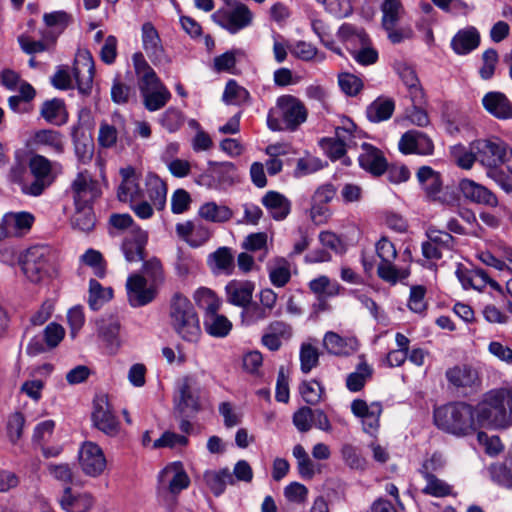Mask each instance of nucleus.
<instances>
[{
    "instance_id": "5701e85b",
    "label": "nucleus",
    "mask_w": 512,
    "mask_h": 512,
    "mask_svg": "<svg viewBox=\"0 0 512 512\" xmlns=\"http://www.w3.org/2000/svg\"><path fill=\"white\" fill-rule=\"evenodd\" d=\"M398 145L400 151L404 154L430 155L434 149L432 140L426 134L417 130L404 133Z\"/></svg>"
},
{
    "instance_id": "c85d7f7f",
    "label": "nucleus",
    "mask_w": 512,
    "mask_h": 512,
    "mask_svg": "<svg viewBox=\"0 0 512 512\" xmlns=\"http://www.w3.org/2000/svg\"><path fill=\"white\" fill-rule=\"evenodd\" d=\"M120 323L114 317L103 318L97 322L98 338L104 343L110 353H115L120 345Z\"/></svg>"
},
{
    "instance_id": "e433bc0d",
    "label": "nucleus",
    "mask_w": 512,
    "mask_h": 512,
    "mask_svg": "<svg viewBox=\"0 0 512 512\" xmlns=\"http://www.w3.org/2000/svg\"><path fill=\"white\" fill-rule=\"evenodd\" d=\"M203 480L216 497H219L224 493L228 484L233 485L235 483L229 468L207 470L203 474Z\"/></svg>"
},
{
    "instance_id": "72a5a7b5",
    "label": "nucleus",
    "mask_w": 512,
    "mask_h": 512,
    "mask_svg": "<svg viewBox=\"0 0 512 512\" xmlns=\"http://www.w3.org/2000/svg\"><path fill=\"white\" fill-rule=\"evenodd\" d=\"M3 217L10 237L27 234L35 221L34 215L26 211L8 212Z\"/></svg>"
},
{
    "instance_id": "69168bd1",
    "label": "nucleus",
    "mask_w": 512,
    "mask_h": 512,
    "mask_svg": "<svg viewBox=\"0 0 512 512\" xmlns=\"http://www.w3.org/2000/svg\"><path fill=\"white\" fill-rule=\"evenodd\" d=\"M426 235L434 245L438 246L443 251H450L454 248L455 238L449 232L429 228Z\"/></svg>"
},
{
    "instance_id": "7ed1b4c3",
    "label": "nucleus",
    "mask_w": 512,
    "mask_h": 512,
    "mask_svg": "<svg viewBox=\"0 0 512 512\" xmlns=\"http://www.w3.org/2000/svg\"><path fill=\"white\" fill-rule=\"evenodd\" d=\"M477 421L482 426L507 428L512 423V390L495 389L485 395L476 407Z\"/></svg>"
},
{
    "instance_id": "4468645a",
    "label": "nucleus",
    "mask_w": 512,
    "mask_h": 512,
    "mask_svg": "<svg viewBox=\"0 0 512 512\" xmlns=\"http://www.w3.org/2000/svg\"><path fill=\"white\" fill-rule=\"evenodd\" d=\"M70 190L74 205H93L94 201L101 195L98 181L93 179L87 170L77 173L70 185Z\"/></svg>"
},
{
    "instance_id": "680f3d73",
    "label": "nucleus",
    "mask_w": 512,
    "mask_h": 512,
    "mask_svg": "<svg viewBox=\"0 0 512 512\" xmlns=\"http://www.w3.org/2000/svg\"><path fill=\"white\" fill-rule=\"evenodd\" d=\"M300 393L307 404L316 405L321 400L324 388L318 381L312 380L300 385Z\"/></svg>"
},
{
    "instance_id": "c03bdc74",
    "label": "nucleus",
    "mask_w": 512,
    "mask_h": 512,
    "mask_svg": "<svg viewBox=\"0 0 512 512\" xmlns=\"http://www.w3.org/2000/svg\"><path fill=\"white\" fill-rule=\"evenodd\" d=\"M417 179L429 197H436L441 191L442 181L440 174L429 166H422L418 169Z\"/></svg>"
},
{
    "instance_id": "ddd939ff",
    "label": "nucleus",
    "mask_w": 512,
    "mask_h": 512,
    "mask_svg": "<svg viewBox=\"0 0 512 512\" xmlns=\"http://www.w3.org/2000/svg\"><path fill=\"white\" fill-rule=\"evenodd\" d=\"M190 478L183 464L179 461L172 462L164 467L158 475V492H168L174 496L187 489Z\"/></svg>"
},
{
    "instance_id": "f03ea898",
    "label": "nucleus",
    "mask_w": 512,
    "mask_h": 512,
    "mask_svg": "<svg viewBox=\"0 0 512 512\" xmlns=\"http://www.w3.org/2000/svg\"><path fill=\"white\" fill-rule=\"evenodd\" d=\"M95 65L92 55L89 51H79L76 54L72 74L67 65H60L51 78L52 85L61 90H67L74 87L76 83L79 93L83 96L90 95L92 91Z\"/></svg>"
},
{
    "instance_id": "37998d69",
    "label": "nucleus",
    "mask_w": 512,
    "mask_h": 512,
    "mask_svg": "<svg viewBox=\"0 0 512 512\" xmlns=\"http://www.w3.org/2000/svg\"><path fill=\"white\" fill-rule=\"evenodd\" d=\"M308 286L317 295L319 300L335 297L340 294L342 289V286L337 281L331 280L325 275L312 279Z\"/></svg>"
},
{
    "instance_id": "b1692460",
    "label": "nucleus",
    "mask_w": 512,
    "mask_h": 512,
    "mask_svg": "<svg viewBox=\"0 0 512 512\" xmlns=\"http://www.w3.org/2000/svg\"><path fill=\"white\" fill-rule=\"evenodd\" d=\"M255 284L249 280H231L225 286L226 300L229 304L245 308L252 302Z\"/></svg>"
},
{
    "instance_id": "c9c22d12",
    "label": "nucleus",
    "mask_w": 512,
    "mask_h": 512,
    "mask_svg": "<svg viewBox=\"0 0 512 512\" xmlns=\"http://www.w3.org/2000/svg\"><path fill=\"white\" fill-rule=\"evenodd\" d=\"M31 144L36 147H47L56 154L64 152V138L63 135L56 130L42 129L36 131L32 138Z\"/></svg>"
},
{
    "instance_id": "864d4df0",
    "label": "nucleus",
    "mask_w": 512,
    "mask_h": 512,
    "mask_svg": "<svg viewBox=\"0 0 512 512\" xmlns=\"http://www.w3.org/2000/svg\"><path fill=\"white\" fill-rule=\"evenodd\" d=\"M340 454L346 466L353 470H364L366 468V459L360 454L358 447L344 443L341 446Z\"/></svg>"
},
{
    "instance_id": "3c124183",
    "label": "nucleus",
    "mask_w": 512,
    "mask_h": 512,
    "mask_svg": "<svg viewBox=\"0 0 512 512\" xmlns=\"http://www.w3.org/2000/svg\"><path fill=\"white\" fill-rule=\"evenodd\" d=\"M222 99L227 104L242 105L250 101V93L235 80L230 79L226 83Z\"/></svg>"
},
{
    "instance_id": "4be33fe9",
    "label": "nucleus",
    "mask_w": 512,
    "mask_h": 512,
    "mask_svg": "<svg viewBox=\"0 0 512 512\" xmlns=\"http://www.w3.org/2000/svg\"><path fill=\"white\" fill-rule=\"evenodd\" d=\"M148 241L147 232L139 227H133L125 236L122 252L128 262H138L144 259V250Z\"/></svg>"
},
{
    "instance_id": "f8f14e48",
    "label": "nucleus",
    "mask_w": 512,
    "mask_h": 512,
    "mask_svg": "<svg viewBox=\"0 0 512 512\" xmlns=\"http://www.w3.org/2000/svg\"><path fill=\"white\" fill-rule=\"evenodd\" d=\"M31 182L23 183V193L39 196L53 182L52 163L46 157L36 154L29 160Z\"/></svg>"
},
{
    "instance_id": "e2e57ef3",
    "label": "nucleus",
    "mask_w": 512,
    "mask_h": 512,
    "mask_svg": "<svg viewBox=\"0 0 512 512\" xmlns=\"http://www.w3.org/2000/svg\"><path fill=\"white\" fill-rule=\"evenodd\" d=\"M241 315H242L243 321L247 325H253L258 322L266 320L267 318H269L272 315V313L267 312V309L264 308L260 304H257V303L251 304L250 303L248 306H246L243 309Z\"/></svg>"
},
{
    "instance_id": "bf43d9fd",
    "label": "nucleus",
    "mask_w": 512,
    "mask_h": 512,
    "mask_svg": "<svg viewBox=\"0 0 512 512\" xmlns=\"http://www.w3.org/2000/svg\"><path fill=\"white\" fill-rule=\"evenodd\" d=\"M338 37L343 42L358 41L361 44H366L369 40L367 33L350 23L342 24L337 33Z\"/></svg>"
},
{
    "instance_id": "9b49d317",
    "label": "nucleus",
    "mask_w": 512,
    "mask_h": 512,
    "mask_svg": "<svg viewBox=\"0 0 512 512\" xmlns=\"http://www.w3.org/2000/svg\"><path fill=\"white\" fill-rule=\"evenodd\" d=\"M202 388L196 377L187 375L179 379L175 390V407L181 413L195 414L201 410Z\"/></svg>"
},
{
    "instance_id": "2eb2a0df",
    "label": "nucleus",
    "mask_w": 512,
    "mask_h": 512,
    "mask_svg": "<svg viewBox=\"0 0 512 512\" xmlns=\"http://www.w3.org/2000/svg\"><path fill=\"white\" fill-rule=\"evenodd\" d=\"M91 419L94 427L105 435L114 437L119 433L120 423L111 411L106 396H99L94 399Z\"/></svg>"
},
{
    "instance_id": "39448f33",
    "label": "nucleus",
    "mask_w": 512,
    "mask_h": 512,
    "mask_svg": "<svg viewBox=\"0 0 512 512\" xmlns=\"http://www.w3.org/2000/svg\"><path fill=\"white\" fill-rule=\"evenodd\" d=\"M173 330L184 341L195 343L201 336L199 317L192 302L181 293H175L169 307Z\"/></svg>"
},
{
    "instance_id": "4c0bfd02",
    "label": "nucleus",
    "mask_w": 512,
    "mask_h": 512,
    "mask_svg": "<svg viewBox=\"0 0 512 512\" xmlns=\"http://www.w3.org/2000/svg\"><path fill=\"white\" fill-rule=\"evenodd\" d=\"M395 110V101L388 97H378L366 108L367 119L372 123H380L391 118Z\"/></svg>"
},
{
    "instance_id": "423d86ee",
    "label": "nucleus",
    "mask_w": 512,
    "mask_h": 512,
    "mask_svg": "<svg viewBox=\"0 0 512 512\" xmlns=\"http://www.w3.org/2000/svg\"><path fill=\"white\" fill-rule=\"evenodd\" d=\"M434 422L448 433L467 435L475 430L474 409L464 402L450 403L434 410Z\"/></svg>"
},
{
    "instance_id": "4d7b16f0",
    "label": "nucleus",
    "mask_w": 512,
    "mask_h": 512,
    "mask_svg": "<svg viewBox=\"0 0 512 512\" xmlns=\"http://www.w3.org/2000/svg\"><path fill=\"white\" fill-rule=\"evenodd\" d=\"M423 478L426 480V485L422 489L423 494L433 497H446L452 494V486L435 475Z\"/></svg>"
},
{
    "instance_id": "6ab92c4d",
    "label": "nucleus",
    "mask_w": 512,
    "mask_h": 512,
    "mask_svg": "<svg viewBox=\"0 0 512 512\" xmlns=\"http://www.w3.org/2000/svg\"><path fill=\"white\" fill-rule=\"evenodd\" d=\"M175 230L177 236L192 248L201 247L212 235L210 229L200 221L177 223Z\"/></svg>"
},
{
    "instance_id": "393cba45",
    "label": "nucleus",
    "mask_w": 512,
    "mask_h": 512,
    "mask_svg": "<svg viewBox=\"0 0 512 512\" xmlns=\"http://www.w3.org/2000/svg\"><path fill=\"white\" fill-rule=\"evenodd\" d=\"M122 182L118 188V199L122 202H135L144 198L140 188L139 176L133 167H126L120 170Z\"/></svg>"
},
{
    "instance_id": "8fccbe9b",
    "label": "nucleus",
    "mask_w": 512,
    "mask_h": 512,
    "mask_svg": "<svg viewBox=\"0 0 512 512\" xmlns=\"http://www.w3.org/2000/svg\"><path fill=\"white\" fill-rule=\"evenodd\" d=\"M65 106L60 99L45 101L41 108L42 117L49 123L61 125L65 122Z\"/></svg>"
},
{
    "instance_id": "052dcab7",
    "label": "nucleus",
    "mask_w": 512,
    "mask_h": 512,
    "mask_svg": "<svg viewBox=\"0 0 512 512\" xmlns=\"http://www.w3.org/2000/svg\"><path fill=\"white\" fill-rule=\"evenodd\" d=\"M159 122L168 132L173 133L178 131L183 125L184 116L180 110L170 107L161 114Z\"/></svg>"
},
{
    "instance_id": "2f4dec72",
    "label": "nucleus",
    "mask_w": 512,
    "mask_h": 512,
    "mask_svg": "<svg viewBox=\"0 0 512 512\" xmlns=\"http://www.w3.org/2000/svg\"><path fill=\"white\" fill-rule=\"evenodd\" d=\"M261 203L267 209L270 216L276 221L286 219L291 211V201L277 191H268L262 197Z\"/></svg>"
},
{
    "instance_id": "473e14b6",
    "label": "nucleus",
    "mask_w": 512,
    "mask_h": 512,
    "mask_svg": "<svg viewBox=\"0 0 512 512\" xmlns=\"http://www.w3.org/2000/svg\"><path fill=\"white\" fill-rule=\"evenodd\" d=\"M207 264L214 274H233L235 257L232 249L226 246L219 247L209 254Z\"/></svg>"
},
{
    "instance_id": "774afa93",
    "label": "nucleus",
    "mask_w": 512,
    "mask_h": 512,
    "mask_svg": "<svg viewBox=\"0 0 512 512\" xmlns=\"http://www.w3.org/2000/svg\"><path fill=\"white\" fill-rule=\"evenodd\" d=\"M341 90L348 96H356L363 87L362 80L350 73H342L338 76Z\"/></svg>"
},
{
    "instance_id": "f257e3e1",
    "label": "nucleus",
    "mask_w": 512,
    "mask_h": 512,
    "mask_svg": "<svg viewBox=\"0 0 512 512\" xmlns=\"http://www.w3.org/2000/svg\"><path fill=\"white\" fill-rule=\"evenodd\" d=\"M132 63L144 107L150 112L162 109L170 101L171 92L157 76L142 52L132 55Z\"/></svg>"
},
{
    "instance_id": "de8ad7c7",
    "label": "nucleus",
    "mask_w": 512,
    "mask_h": 512,
    "mask_svg": "<svg viewBox=\"0 0 512 512\" xmlns=\"http://www.w3.org/2000/svg\"><path fill=\"white\" fill-rule=\"evenodd\" d=\"M112 297H113V290L111 288H104L95 279H91L89 281L88 304L92 310H94V311L99 310Z\"/></svg>"
},
{
    "instance_id": "7c9ffc66",
    "label": "nucleus",
    "mask_w": 512,
    "mask_h": 512,
    "mask_svg": "<svg viewBox=\"0 0 512 512\" xmlns=\"http://www.w3.org/2000/svg\"><path fill=\"white\" fill-rule=\"evenodd\" d=\"M396 71L403 84L407 87L412 103L423 104L425 94L415 70L405 63H399L396 66Z\"/></svg>"
},
{
    "instance_id": "0e129e2a",
    "label": "nucleus",
    "mask_w": 512,
    "mask_h": 512,
    "mask_svg": "<svg viewBox=\"0 0 512 512\" xmlns=\"http://www.w3.org/2000/svg\"><path fill=\"white\" fill-rule=\"evenodd\" d=\"M25 417L21 412L11 414L7 421V435L12 443H17L23 434Z\"/></svg>"
},
{
    "instance_id": "1a4fd4ad",
    "label": "nucleus",
    "mask_w": 512,
    "mask_h": 512,
    "mask_svg": "<svg viewBox=\"0 0 512 512\" xmlns=\"http://www.w3.org/2000/svg\"><path fill=\"white\" fill-rule=\"evenodd\" d=\"M196 296L205 308L204 327L206 332L218 338L226 337L232 329V323L229 319L218 314L220 301L214 292L208 288H200L196 292Z\"/></svg>"
},
{
    "instance_id": "58836bf2",
    "label": "nucleus",
    "mask_w": 512,
    "mask_h": 512,
    "mask_svg": "<svg viewBox=\"0 0 512 512\" xmlns=\"http://www.w3.org/2000/svg\"><path fill=\"white\" fill-rule=\"evenodd\" d=\"M146 193L152 204L159 210L163 209L166 203L167 187L159 176L149 173L145 179Z\"/></svg>"
},
{
    "instance_id": "0eeeda50",
    "label": "nucleus",
    "mask_w": 512,
    "mask_h": 512,
    "mask_svg": "<svg viewBox=\"0 0 512 512\" xmlns=\"http://www.w3.org/2000/svg\"><path fill=\"white\" fill-rule=\"evenodd\" d=\"M25 277L34 284L42 283L54 276V256L48 246L37 245L26 250L19 260Z\"/></svg>"
},
{
    "instance_id": "338daca9",
    "label": "nucleus",
    "mask_w": 512,
    "mask_h": 512,
    "mask_svg": "<svg viewBox=\"0 0 512 512\" xmlns=\"http://www.w3.org/2000/svg\"><path fill=\"white\" fill-rule=\"evenodd\" d=\"M143 273L151 281L152 286L160 284L164 280L162 263L156 257H153L143 263Z\"/></svg>"
},
{
    "instance_id": "f704fd0d",
    "label": "nucleus",
    "mask_w": 512,
    "mask_h": 512,
    "mask_svg": "<svg viewBox=\"0 0 512 512\" xmlns=\"http://www.w3.org/2000/svg\"><path fill=\"white\" fill-rule=\"evenodd\" d=\"M480 44V34L475 27L459 30L451 40V47L458 55H466Z\"/></svg>"
},
{
    "instance_id": "f3484780",
    "label": "nucleus",
    "mask_w": 512,
    "mask_h": 512,
    "mask_svg": "<svg viewBox=\"0 0 512 512\" xmlns=\"http://www.w3.org/2000/svg\"><path fill=\"white\" fill-rule=\"evenodd\" d=\"M79 463L83 472L89 476L100 475L106 467L102 449L95 443L85 442L79 451Z\"/></svg>"
},
{
    "instance_id": "a211bd4d",
    "label": "nucleus",
    "mask_w": 512,
    "mask_h": 512,
    "mask_svg": "<svg viewBox=\"0 0 512 512\" xmlns=\"http://www.w3.org/2000/svg\"><path fill=\"white\" fill-rule=\"evenodd\" d=\"M126 289L129 303L133 307L145 306L156 296L154 287L152 285L147 287V280L139 274H132L128 277Z\"/></svg>"
},
{
    "instance_id": "a19ab883",
    "label": "nucleus",
    "mask_w": 512,
    "mask_h": 512,
    "mask_svg": "<svg viewBox=\"0 0 512 512\" xmlns=\"http://www.w3.org/2000/svg\"><path fill=\"white\" fill-rule=\"evenodd\" d=\"M360 362L356 366L354 372L348 374L346 378V387L351 392H358L362 390L366 382L371 379L373 375V368L366 362L365 356H359Z\"/></svg>"
},
{
    "instance_id": "a18cd8bd",
    "label": "nucleus",
    "mask_w": 512,
    "mask_h": 512,
    "mask_svg": "<svg viewBox=\"0 0 512 512\" xmlns=\"http://www.w3.org/2000/svg\"><path fill=\"white\" fill-rule=\"evenodd\" d=\"M75 211L71 217V225L73 228L79 229L83 232L91 231L96 223L93 205H74Z\"/></svg>"
},
{
    "instance_id": "5fc2aeb1",
    "label": "nucleus",
    "mask_w": 512,
    "mask_h": 512,
    "mask_svg": "<svg viewBox=\"0 0 512 512\" xmlns=\"http://www.w3.org/2000/svg\"><path fill=\"white\" fill-rule=\"evenodd\" d=\"M80 260L93 269L95 276L98 278L105 277L107 264L101 252L90 248L80 257Z\"/></svg>"
},
{
    "instance_id": "13d9d810",
    "label": "nucleus",
    "mask_w": 512,
    "mask_h": 512,
    "mask_svg": "<svg viewBox=\"0 0 512 512\" xmlns=\"http://www.w3.org/2000/svg\"><path fill=\"white\" fill-rule=\"evenodd\" d=\"M319 363V352L316 347L309 343H304L300 348V366L301 371L309 373Z\"/></svg>"
},
{
    "instance_id": "603ef678",
    "label": "nucleus",
    "mask_w": 512,
    "mask_h": 512,
    "mask_svg": "<svg viewBox=\"0 0 512 512\" xmlns=\"http://www.w3.org/2000/svg\"><path fill=\"white\" fill-rule=\"evenodd\" d=\"M382 27L397 25L404 9L400 0H384L381 4Z\"/></svg>"
},
{
    "instance_id": "79ce46f5",
    "label": "nucleus",
    "mask_w": 512,
    "mask_h": 512,
    "mask_svg": "<svg viewBox=\"0 0 512 512\" xmlns=\"http://www.w3.org/2000/svg\"><path fill=\"white\" fill-rule=\"evenodd\" d=\"M61 506L67 512H88L93 506V498L90 494L84 493L74 496L71 488L67 487L60 500Z\"/></svg>"
},
{
    "instance_id": "49530a36",
    "label": "nucleus",
    "mask_w": 512,
    "mask_h": 512,
    "mask_svg": "<svg viewBox=\"0 0 512 512\" xmlns=\"http://www.w3.org/2000/svg\"><path fill=\"white\" fill-rule=\"evenodd\" d=\"M198 213L201 218L213 223L227 222L233 216L232 210L229 207L225 205H218L215 202H207L203 204Z\"/></svg>"
},
{
    "instance_id": "c756f323",
    "label": "nucleus",
    "mask_w": 512,
    "mask_h": 512,
    "mask_svg": "<svg viewBox=\"0 0 512 512\" xmlns=\"http://www.w3.org/2000/svg\"><path fill=\"white\" fill-rule=\"evenodd\" d=\"M484 108L494 117L502 120L512 119V103L501 92H488L482 98Z\"/></svg>"
},
{
    "instance_id": "dca6fc26",
    "label": "nucleus",
    "mask_w": 512,
    "mask_h": 512,
    "mask_svg": "<svg viewBox=\"0 0 512 512\" xmlns=\"http://www.w3.org/2000/svg\"><path fill=\"white\" fill-rule=\"evenodd\" d=\"M352 413L362 420L363 430L369 435H375L380 426V416L383 411L378 401L367 404L365 400L355 399L351 403Z\"/></svg>"
},
{
    "instance_id": "a878e982",
    "label": "nucleus",
    "mask_w": 512,
    "mask_h": 512,
    "mask_svg": "<svg viewBox=\"0 0 512 512\" xmlns=\"http://www.w3.org/2000/svg\"><path fill=\"white\" fill-rule=\"evenodd\" d=\"M323 346L331 355L347 357L358 350L359 344L354 337H342L333 331H328L324 335Z\"/></svg>"
},
{
    "instance_id": "cd10ccee",
    "label": "nucleus",
    "mask_w": 512,
    "mask_h": 512,
    "mask_svg": "<svg viewBox=\"0 0 512 512\" xmlns=\"http://www.w3.org/2000/svg\"><path fill=\"white\" fill-rule=\"evenodd\" d=\"M358 160L361 168L373 175H382L387 170V162L382 152L369 143H363Z\"/></svg>"
},
{
    "instance_id": "09e8293b",
    "label": "nucleus",
    "mask_w": 512,
    "mask_h": 512,
    "mask_svg": "<svg viewBox=\"0 0 512 512\" xmlns=\"http://www.w3.org/2000/svg\"><path fill=\"white\" fill-rule=\"evenodd\" d=\"M245 56V52L240 48H233L216 56L213 60V70L215 72L233 73L237 60Z\"/></svg>"
},
{
    "instance_id": "aec40b11",
    "label": "nucleus",
    "mask_w": 512,
    "mask_h": 512,
    "mask_svg": "<svg viewBox=\"0 0 512 512\" xmlns=\"http://www.w3.org/2000/svg\"><path fill=\"white\" fill-rule=\"evenodd\" d=\"M142 48L154 65L166 62V55L160 36L154 25L146 22L141 28Z\"/></svg>"
},
{
    "instance_id": "6e6d98bb",
    "label": "nucleus",
    "mask_w": 512,
    "mask_h": 512,
    "mask_svg": "<svg viewBox=\"0 0 512 512\" xmlns=\"http://www.w3.org/2000/svg\"><path fill=\"white\" fill-rule=\"evenodd\" d=\"M377 274L379 278L390 284H396L398 281L406 279L409 276L407 269H397L393 262L383 261L378 265Z\"/></svg>"
},
{
    "instance_id": "20e7f679",
    "label": "nucleus",
    "mask_w": 512,
    "mask_h": 512,
    "mask_svg": "<svg viewBox=\"0 0 512 512\" xmlns=\"http://www.w3.org/2000/svg\"><path fill=\"white\" fill-rule=\"evenodd\" d=\"M308 111L303 102L293 95H281L267 115L272 131H296L307 120Z\"/></svg>"
},
{
    "instance_id": "9d476101",
    "label": "nucleus",
    "mask_w": 512,
    "mask_h": 512,
    "mask_svg": "<svg viewBox=\"0 0 512 512\" xmlns=\"http://www.w3.org/2000/svg\"><path fill=\"white\" fill-rule=\"evenodd\" d=\"M211 18L230 34H236L252 24L253 13L247 5L236 2L230 6L219 8L211 15Z\"/></svg>"
},
{
    "instance_id": "bb28decb",
    "label": "nucleus",
    "mask_w": 512,
    "mask_h": 512,
    "mask_svg": "<svg viewBox=\"0 0 512 512\" xmlns=\"http://www.w3.org/2000/svg\"><path fill=\"white\" fill-rule=\"evenodd\" d=\"M459 189L463 196L471 202L495 207L498 204L497 197L486 187L470 179H463L459 183Z\"/></svg>"
},
{
    "instance_id": "6e6552de",
    "label": "nucleus",
    "mask_w": 512,
    "mask_h": 512,
    "mask_svg": "<svg viewBox=\"0 0 512 512\" xmlns=\"http://www.w3.org/2000/svg\"><path fill=\"white\" fill-rule=\"evenodd\" d=\"M471 149L476 152V159L482 166L491 171L510 169L512 164V149L498 138L479 139L472 143Z\"/></svg>"
},
{
    "instance_id": "ea45409f",
    "label": "nucleus",
    "mask_w": 512,
    "mask_h": 512,
    "mask_svg": "<svg viewBox=\"0 0 512 512\" xmlns=\"http://www.w3.org/2000/svg\"><path fill=\"white\" fill-rule=\"evenodd\" d=\"M269 280L275 287H284L291 279V265L283 257H277L267 265Z\"/></svg>"
},
{
    "instance_id": "412c9836",
    "label": "nucleus",
    "mask_w": 512,
    "mask_h": 512,
    "mask_svg": "<svg viewBox=\"0 0 512 512\" xmlns=\"http://www.w3.org/2000/svg\"><path fill=\"white\" fill-rule=\"evenodd\" d=\"M450 386L457 390H473L480 385V378L476 369L468 365H456L445 373Z\"/></svg>"
}]
</instances>
